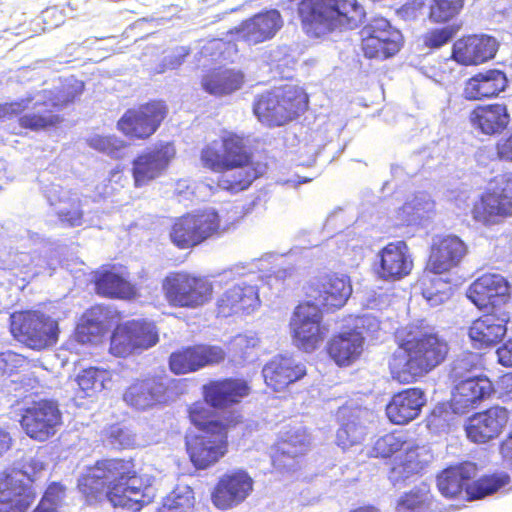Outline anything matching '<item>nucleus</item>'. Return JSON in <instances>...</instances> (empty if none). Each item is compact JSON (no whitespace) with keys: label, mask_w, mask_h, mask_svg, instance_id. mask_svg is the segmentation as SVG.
I'll return each mask as SVG.
<instances>
[{"label":"nucleus","mask_w":512,"mask_h":512,"mask_svg":"<svg viewBox=\"0 0 512 512\" xmlns=\"http://www.w3.org/2000/svg\"><path fill=\"white\" fill-rule=\"evenodd\" d=\"M501 384L502 388L505 390L506 396L512 399V373L503 376Z\"/></svg>","instance_id":"774afa93"},{"label":"nucleus","mask_w":512,"mask_h":512,"mask_svg":"<svg viewBox=\"0 0 512 512\" xmlns=\"http://www.w3.org/2000/svg\"><path fill=\"white\" fill-rule=\"evenodd\" d=\"M65 496V488L58 483H52L46 489L41 501L33 512H59L64 503Z\"/></svg>","instance_id":"864d4df0"},{"label":"nucleus","mask_w":512,"mask_h":512,"mask_svg":"<svg viewBox=\"0 0 512 512\" xmlns=\"http://www.w3.org/2000/svg\"><path fill=\"white\" fill-rule=\"evenodd\" d=\"M358 329H361L362 333L365 332L372 338H379V332L386 329L387 324L379 320V318L371 313L361 316L358 320Z\"/></svg>","instance_id":"bf43d9fd"},{"label":"nucleus","mask_w":512,"mask_h":512,"mask_svg":"<svg viewBox=\"0 0 512 512\" xmlns=\"http://www.w3.org/2000/svg\"><path fill=\"white\" fill-rule=\"evenodd\" d=\"M507 79L499 70H488L470 78L464 87L463 96L467 100H481L498 95L505 89Z\"/></svg>","instance_id":"c9c22d12"},{"label":"nucleus","mask_w":512,"mask_h":512,"mask_svg":"<svg viewBox=\"0 0 512 512\" xmlns=\"http://www.w3.org/2000/svg\"><path fill=\"white\" fill-rule=\"evenodd\" d=\"M253 205V200L248 204L236 200L221 207L220 211L209 207L188 213L174 222L170 231L171 241L177 247L187 249L220 237L249 213Z\"/></svg>","instance_id":"39448f33"},{"label":"nucleus","mask_w":512,"mask_h":512,"mask_svg":"<svg viewBox=\"0 0 512 512\" xmlns=\"http://www.w3.org/2000/svg\"><path fill=\"white\" fill-rule=\"evenodd\" d=\"M362 49L368 58L386 59L401 47L402 35L385 18L372 19L361 31Z\"/></svg>","instance_id":"dca6fc26"},{"label":"nucleus","mask_w":512,"mask_h":512,"mask_svg":"<svg viewBox=\"0 0 512 512\" xmlns=\"http://www.w3.org/2000/svg\"><path fill=\"white\" fill-rule=\"evenodd\" d=\"M305 154L307 155L308 159L303 160L302 164L310 165L312 162H314L316 155L319 152V145H311L306 146L305 145Z\"/></svg>","instance_id":"338daca9"},{"label":"nucleus","mask_w":512,"mask_h":512,"mask_svg":"<svg viewBox=\"0 0 512 512\" xmlns=\"http://www.w3.org/2000/svg\"><path fill=\"white\" fill-rule=\"evenodd\" d=\"M493 392L492 382L486 377H470L454 385L451 409L455 414H465L476 408Z\"/></svg>","instance_id":"393cba45"},{"label":"nucleus","mask_w":512,"mask_h":512,"mask_svg":"<svg viewBox=\"0 0 512 512\" xmlns=\"http://www.w3.org/2000/svg\"><path fill=\"white\" fill-rule=\"evenodd\" d=\"M433 501L428 485L421 484L403 495L397 505V512H432Z\"/></svg>","instance_id":"37998d69"},{"label":"nucleus","mask_w":512,"mask_h":512,"mask_svg":"<svg viewBox=\"0 0 512 512\" xmlns=\"http://www.w3.org/2000/svg\"><path fill=\"white\" fill-rule=\"evenodd\" d=\"M248 391L246 382L238 379L213 381L204 386L205 402L195 403L189 409L195 430L186 435L187 452L196 468L205 469L226 453V427L211 415L210 406L221 408L238 403Z\"/></svg>","instance_id":"f257e3e1"},{"label":"nucleus","mask_w":512,"mask_h":512,"mask_svg":"<svg viewBox=\"0 0 512 512\" xmlns=\"http://www.w3.org/2000/svg\"><path fill=\"white\" fill-rule=\"evenodd\" d=\"M307 107V96L298 88L286 87L262 94L254 104V113L268 126H281Z\"/></svg>","instance_id":"9d476101"},{"label":"nucleus","mask_w":512,"mask_h":512,"mask_svg":"<svg viewBox=\"0 0 512 512\" xmlns=\"http://www.w3.org/2000/svg\"><path fill=\"white\" fill-rule=\"evenodd\" d=\"M508 421L504 407H491L470 417L465 425L467 437L475 443H486L497 437Z\"/></svg>","instance_id":"bb28decb"},{"label":"nucleus","mask_w":512,"mask_h":512,"mask_svg":"<svg viewBox=\"0 0 512 512\" xmlns=\"http://www.w3.org/2000/svg\"><path fill=\"white\" fill-rule=\"evenodd\" d=\"M456 32L457 30L452 26L431 30L424 35V44L430 48H440L448 43Z\"/></svg>","instance_id":"4d7b16f0"},{"label":"nucleus","mask_w":512,"mask_h":512,"mask_svg":"<svg viewBox=\"0 0 512 512\" xmlns=\"http://www.w3.org/2000/svg\"><path fill=\"white\" fill-rule=\"evenodd\" d=\"M487 192H512V172L497 175L490 182Z\"/></svg>","instance_id":"680f3d73"},{"label":"nucleus","mask_w":512,"mask_h":512,"mask_svg":"<svg viewBox=\"0 0 512 512\" xmlns=\"http://www.w3.org/2000/svg\"><path fill=\"white\" fill-rule=\"evenodd\" d=\"M24 473L0 474V512H26L36 498V492L25 482Z\"/></svg>","instance_id":"412c9836"},{"label":"nucleus","mask_w":512,"mask_h":512,"mask_svg":"<svg viewBox=\"0 0 512 512\" xmlns=\"http://www.w3.org/2000/svg\"><path fill=\"white\" fill-rule=\"evenodd\" d=\"M243 78L239 70L218 68L206 74L201 84L209 94L223 96L238 90L243 83Z\"/></svg>","instance_id":"ea45409f"},{"label":"nucleus","mask_w":512,"mask_h":512,"mask_svg":"<svg viewBox=\"0 0 512 512\" xmlns=\"http://www.w3.org/2000/svg\"><path fill=\"white\" fill-rule=\"evenodd\" d=\"M82 91L81 81L67 79L61 88L44 89L19 101L0 104V120L22 114L19 118V125L22 128L39 131L53 127L62 121L59 112L73 102Z\"/></svg>","instance_id":"7ed1b4c3"},{"label":"nucleus","mask_w":512,"mask_h":512,"mask_svg":"<svg viewBox=\"0 0 512 512\" xmlns=\"http://www.w3.org/2000/svg\"><path fill=\"white\" fill-rule=\"evenodd\" d=\"M201 161L213 171L223 172L218 186L229 192L248 189L258 177L256 170L246 165L249 155L243 139L232 132L225 131L219 140L209 143L201 152Z\"/></svg>","instance_id":"423d86ee"},{"label":"nucleus","mask_w":512,"mask_h":512,"mask_svg":"<svg viewBox=\"0 0 512 512\" xmlns=\"http://www.w3.org/2000/svg\"><path fill=\"white\" fill-rule=\"evenodd\" d=\"M473 218L484 225L498 223L512 215V194H482L473 207Z\"/></svg>","instance_id":"f704fd0d"},{"label":"nucleus","mask_w":512,"mask_h":512,"mask_svg":"<svg viewBox=\"0 0 512 512\" xmlns=\"http://www.w3.org/2000/svg\"><path fill=\"white\" fill-rule=\"evenodd\" d=\"M433 209L434 202L430 200L429 194H412V199L403 205L402 213L406 216L407 222L415 223Z\"/></svg>","instance_id":"3c124183"},{"label":"nucleus","mask_w":512,"mask_h":512,"mask_svg":"<svg viewBox=\"0 0 512 512\" xmlns=\"http://www.w3.org/2000/svg\"><path fill=\"white\" fill-rule=\"evenodd\" d=\"M253 489V480L243 470L223 475L212 493L213 504L226 510L242 503Z\"/></svg>","instance_id":"4be33fe9"},{"label":"nucleus","mask_w":512,"mask_h":512,"mask_svg":"<svg viewBox=\"0 0 512 512\" xmlns=\"http://www.w3.org/2000/svg\"><path fill=\"white\" fill-rule=\"evenodd\" d=\"M165 387L156 379L132 384L124 393V401L138 410H145L164 400Z\"/></svg>","instance_id":"58836bf2"},{"label":"nucleus","mask_w":512,"mask_h":512,"mask_svg":"<svg viewBox=\"0 0 512 512\" xmlns=\"http://www.w3.org/2000/svg\"><path fill=\"white\" fill-rule=\"evenodd\" d=\"M363 344L362 332L356 330L343 332L330 340L328 353L339 366H348L361 355Z\"/></svg>","instance_id":"e433bc0d"},{"label":"nucleus","mask_w":512,"mask_h":512,"mask_svg":"<svg viewBox=\"0 0 512 512\" xmlns=\"http://www.w3.org/2000/svg\"><path fill=\"white\" fill-rule=\"evenodd\" d=\"M267 386L281 391L306 375V366L292 356H275L262 370Z\"/></svg>","instance_id":"c85d7f7f"},{"label":"nucleus","mask_w":512,"mask_h":512,"mask_svg":"<svg viewBox=\"0 0 512 512\" xmlns=\"http://www.w3.org/2000/svg\"><path fill=\"white\" fill-rule=\"evenodd\" d=\"M496 353L501 365L512 367V338L499 347Z\"/></svg>","instance_id":"e2e57ef3"},{"label":"nucleus","mask_w":512,"mask_h":512,"mask_svg":"<svg viewBox=\"0 0 512 512\" xmlns=\"http://www.w3.org/2000/svg\"><path fill=\"white\" fill-rule=\"evenodd\" d=\"M367 415L368 411L365 409H351L349 407L339 409L338 419L340 427L336 435L338 446L342 449H347L360 444L364 440L367 434L364 420Z\"/></svg>","instance_id":"473e14b6"},{"label":"nucleus","mask_w":512,"mask_h":512,"mask_svg":"<svg viewBox=\"0 0 512 512\" xmlns=\"http://www.w3.org/2000/svg\"><path fill=\"white\" fill-rule=\"evenodd\" d=\"M466 295L481 310L500 311L509 306L510 287L502 275L484 274L470 285Z\"/></svg>","instance_id":"f3484780"},{"label":"nucleus","mask_w":512,"mask_h":512,"mask_svg":"<svg viewBox=\"0 0 512 512\" xmlns=\"http://www.w3.org/2000/svg\"><path fill=\"white\" fill-rule=\"evenodd\" d=\"M425 402L426 398L421 389H406L392 397L386 406V415L394 424H406L420 414Z\"/></svg>","instance_id":"2f4dec72"},{"label":"nucleus","mask_w":512,"mask_h":512,"mask_svg":"<svg viewBox=\"0 0 512 512\" xmlns=\"http://www.w3.org/2000/svg\"><path fill=\"white\" fill-rule=\"evenodd\" d=\"M158 341L154 324L145 320H132L118 325L111 336L110 352L126 357L137 349H147Z\"/></svg>","instance_id":"2eb2a0df"},{"label":"nucleus","mask_w":512,"mask_h":512,"mask_svg":"<svg viewBox=\"0 0 512 512\" xmlns=\"http://www.w3.org/2000/svg\"><path fill=\"white\" fill-rule=\"evenodd\" d=\"M498 150L502 158L512 160V134L499 145Z\"/></svg>","instance_id":"0e129e2a"},{"label":"nucleus","mask_w":512,"mask_h":512,"mask_svg":"<svg viewBox=\"0 0 512 512\" xmlns=\"http://www.w3.org/2000/svg\"><path fill=\"white\" fill-rule=\"evenodd\" d=\"M378 275L386 280H397L408 275L413 262L404 241L387 244L378 254Z\"/></svg>","instance_id":"c756f323"},{"label":"nucleus","mask_w":512,"mask_h":512,"mask_svg":"<svg viewBox=\"0 0 512 512\" xmlns=\"http://www.w3.org/2000/svg\"><path fill=\"white\" fill-rule=\"evenodd\" d=\"M282 26L281 15L277 10L258 13L244 21L237 28V35L249 44H258L271 39Z\"/></svg>","instance_id":"7c9ffc66"},{"label":"nucleus","mask_w":512,"mask_h":512,"mask_svg":"<svg viewBox=\"0 0 512 512\" xmlns=\"http://www.w3.org/2000/svg\"><path fill=\"white\" fill-rule=\"evenodd\" d=\"M45 469L44 463L39 458H31L28 463L23 466V470L12 469L8 472H3L2 474H11L14 471L24 473L27 476V480L25 482L32 489H34L32 483L35 481V478L38 473L42 472ZM35 492V490H33Z\"/></svg>","instance_id":"052dcab7"},{"label":"nucleus","mask_w":512,"mask_h":512,"mask_svg":"<svg viewBox=\"0 0 512 512\" xmlns=\"http://www.w3.org/2000/svg\"><path fill=\"white\" fill-rule=\"evenodd\" d=\"M169 303L177 307L198 308L211 300L213 287L205 278L176 273L163 284Z\"/></svg>","instance_id":"ddd939ff"},{"label":"nucleus","mask_w":512,"mask_h":512,"mask_svg":"<svg viewBox=\"0 0 512 512\" xmlns=\"http://www.w3.org/2000/svg\"><path fill=\"white\" fill-rule=\"evenodd\" d=\"M310 445V438L304 427L298 426L285 432L283 440L279 443L278 452L280 455L274 459L275 463L279 465L283 462L284 466L289 468L293 465L285 463L281 458L287 456L289 459H294L298 455L303 454Z\"/></svg>","instance_id":"79ce46f5"},{"label":"nucleus","mask_w":512,"mask_h":512,"mask_svg":"<svg viewBox=\"0 0 512 512\" xmlns=\"http://www.w3.org/2000/svg\"><path fill=\"white\" fill-rule=\"evenodd\" d=\"M107 313L101 306L92 307L82 317L76 328L75 337L82 344L96 343L106 326Z\"/></svg>","instance_id":"a19ab883"},{"label":"nucleus","mask_w":512,"mask_h":512,"mask_svg":"<svg viewBox=\"0 0 512 512\" xmlns=\"http://www.w3.org/2000/svg\"><path fill=\"white\" fill-rule=\"evenodd\" d=\"M352 293L350 280L346 275H325L312 282L307 295L311 304L330 308L342 307Z\"/></svg>","instance_id":"aec40b11"},{"label":"nucleus","mask_w":512,"mask_h":512,"mask_svg":"<svg viewBox=\"0 0 512 512\" xmlns=\"http://www.w3.org/2000/svg\"><path fill=\"white\" fill-rule=\"evenodd\" d=\"M12 439L8 432L0 429V456H2L11 447Z\"/></svg>","instance_id":"69168bd1"},{"label":"nucleus","mask_w":512,"mask_h":512,"mask_svg":"<svg viewBox=\"0 0 512 512\" xmlns=\"http://www.w3.org/2000/svg\"><path fill=\"white\" fill-rule=\"evenodd\" d=\"M476 472L477 467L471 462L448 467L437 477L440 493L447 498H453L464 491L468 500L481 499L493 494L509 481L507 474H499L480 478L470 485L469 482Z\"/></svg>","instance_id":"1a4fd4ad"},{"label":"nucleus","mask_w":512,"mask_h":512,"mask_svg":"<svg viewBox=\"0 0 512 512\" xmlns=\"http://www.w3.org/2000/svg\"><path fill=\"white\" fill-rule=\"evenodd\" d=\"M174 155L173 145L165 143L138 156L133 162V176L136 187L140 188L160 176Z\"/></svg>","instance_id":"b1692460"},{"label":"nucleus","mask_w":512,"mask_h":512,"mask_svg":"<svg viewBox=\"0 0 512 512\" xmlns=\"http://www.w3.org/2000/svg\"><path fill=\"white\" fill-rule=\"evenodd\" d=\"M298 12L305 33L315 38L354 29L364 16L357 0H302Z\"/></svg>","instance_id":"6e6552de"},{"label":"nucleus","mask_w":512,"mask_h":512,"mask_svg":"<svg viewBox=\"0 0 512 512\" xmlns=\"http://www.w3.org/2000/svg\"><path fill=\"white\" fill-rule=\"evenodd\" d=\"M99 294L111 297L128 298L134 294L133 286L122 276L113 272H104L96 282Z\"/></svg>","instance_id":"c03bdc74"},{"label":"nucleus","mask_w":512,"mask_h":512,"mask_svg":"<svg viewBox=\"0 0 512 512\" xmlns=\"http://www.w3.org/2000/svg\"><path fill=\"white\" fill-rule=\"evenodd\" d=\"M259 339L255 334H240L235 336L229 344V352L233 360L241 363L250 359L254 349L258 346Z\"/></svg>","instance_id":"603ef678"},{"label":"nucleus","mask_w":512,"mask_h":512,"mask_svg":"<svg viewBox=\"0 0 512 512\" xmlns=\"http://www.w3.org/2000/svg\"><path fill=\"white\" fill-rule=\"evenodd\" d=\"M88 145L107 155L118 157L124 148V142L115 136L94 135L87 140Z\"/></svg>","instance_id":"6e6d98bb"},{"label":"nucleus","mask_w":512,"mask_h":512,"mask_svg":"<svg viewBox=\"0 0 512 512\" xmlns=\"http://www.w3.org/2000/svg\"><path fill=\"white\" fill-rule=\"evenodd\" d=\"M78 487L93 499L107 487L106 497L116 512H138L154 498L153 488L131 473L129 462L119 459L97 462L79 479Z\"/></svg>","instance_id":"f03ea898"},{"label":"nucleus","mask_w":512,"mask_h":512,"mask_svg":"<svg viewBox=\"0 0 512 512\" xmlns=\"http://www.w3.org/2000/svg\"><path fill=\"white\" fill-rule=\"evenodd\" d=\"M11 332L28 347L41 350L56 342L57 322L39 312H24L11 315Z\"/></svg>","instance_id":"f8f14e48"},{"label":"nucleus","mask_w":512,"mask_h":512,"mask_svg":"<svg viewBox=\"0 0 512 512\" xmlns=\"http://www.w3.org/2000/svg\"><path fill=\"white\" fill-rule=\"evenodd\" d=\"M224 358L225 352L219 346L197 345L172 353L169 364L175 374H186L207 365L217 364Z\"/></svg>","instance_id":"5701e85b"},{"label":"nucleus","mask_w":512,"mask_h":512,"mask_svg":"<svg viewBox=\"0 0 512 512\" xmlns=\"http://www.w3.org/2000/svg\"><path fill=\"white\" fill-rule=\"evenodd\" d=\"M76 380L80 389L90 397L106 388L111 381V374L105 369L90 367L83 370Z\"/></svg>","instance_id":"a18cd8bd"},{"label":"nucleus","mask_w":512,"mask_h":512,"mask_svg":"<svg viewBox=\"0 0 512 512\" xmlns=\"http://www.w3.org/2000/svg\"><path fill=\"white\" fill-rule=\"evenodd\" d=\"M510 319L508 309L488 311L476 321L469 329V337L476 348H484L498 343L507 332Z\"/></svg>","instance_id":"a878e982"},{"label":"nucleus","mask_w":512,"mask_h":512,"mask_svg":"<svg viewBox=\"0 0 512 512\" xmlns=\"http://www.w3.org/2000/svg\"><path fill=\"white\" fill-rule=\"evenodd\" d=\"M401 449H404L406 454L404 458L400 457L391 469L390 479L393 483L405 481L422 469L421 462L418 460V448H414L413 444L407 441L403 431H394L378 438L369 452L372 457L386 458Z\"/></svg>","instance_id":"9b49d317"},{"label":"nucleus","mask_w":512,"mask_h":512,"mask_svg":"<svg viewBox=\"0 0 512 512\" xmlns=\"http://www.w3.org/2000/svg\"><path fill=\"white\" fill-rule=\"evenodd\" d=\"M58 196L59 194H52V197H49V202L55 206L54 210L60 222L67 227L80 226L82 224V212L79 209V205L71 201L69 197L61 199L56 203L55 201Z\"/></svg>","instance_id":"de8ad7c7"},{"label":"nucleus","mask_w":512,"mask_h":512,"mask_svg":"<svg viewBox=\"0 0 512 512\" xmlns=\"http://www.w3.org/2000/svg\"><path fill=\"white\" fill-rule=\"evenodd\" d=\"M464 0H433L430 6V19L446 22L456 16L463 7Z\"/></svg>","instance_id":"5fc2aeb1"},{"label":"nucleus","mask_w":512,"mask_h":512,"mask_svg":"<svg viewBox=\"0 0 512 512\" xmlns=\"http://www.w3.org/2000/svg\"><path fill=\"white\" fill-rule=\"evenodd\" d=\"M466 254V245L456 236H447L434 244L427 269L434 274H443L457 266Z\"/></svg>","instance_id":"72a5a7b5"},{"label":"nucleus","mask_w":512,"mask_h":512,"mask_svg":"<svg viewBox=\"0 0 512 512\" xmlns=\"http://www.w3.org/2000/svg\"><path fill=\"white\" fill-rule=\"evenodd\" d=\"M497 48L498 43L495 38L473 35L454 43L452 57L461 65H479L493 58Z\"/></svg>","instance_id":"cd10ccee"},{"label":"nucleus","mask_w":512,"mask_h":512,"mask_svg":"<svg viewBox=\"0 0 512 512\" xmlns=\"http://www.w3.org/2000/svg\"><path fill=\"white\" fill-rule=\"evenodd\" d=\"M61 425L58 405L51 400L35 402L25 410L21 426L26 434L35 440L45 441L53 436Z\"/></svg>","instance_id":"a211bd4d"},{"label":"nucleus","mask_w":512,"mask_h":512,"mask_svg":"<svg viewBox=\"0 0 512 512\" xmlns=\"http://www.w3.org/2000/svg\"><path fill=\"white\" fill-rule=\"evenodd\" d=\"M400 350L389 362L392 377L400 383H411L429 373L446 358L449 347L436 332L411 328L400 342Z\"/></svg>","instance_id":"20e7f679"},{"label":"nucleus","mask_w":512,"mask_h":512,"mask_svg":"<svg viewBox=\"0 0 512 512\" xmlns=\"http://www.w3.org/2000/svg\"><path fill=\"white\" fill-rule=\"evenodd\" d=\"M480 356L475 353H464L458 356L451 364L449 377L454 385L462 382L465 378L481 377L477 372L480 370Z\"/></svg>","instance_id":"49530a36"},{"label":"nucleus","mask_w":512,"mask_h":512,"mask_svg":"<svg viewBox=\"0 0 512 512\" xmlns=\"http://www.w3.org/2000/svg\"><path fill=\"white\" fill-rule=\"evenodd\" d=\"M166 112L163 102H150L128 110L118 121V128L128 136L148 138L158 129Z\"/></svg>","instance_id":"6ab92c4d"},{"label":"nucleus","mask_w":512,"mask_h":512,"mask_svg":"<svg viewBox=\"0 0 512 512\" xmlns=\"http://www.w3.org/2000/svg\"><path fill=\"white\" fill-rule=\"evenodd\" d=\"M194 505L193 491L188 486L178 487L163 502L158 512H190Z\"/></svg>","instance_id":"09e8293b"},{"label":"nucleus","mask_w":512,"mask_h":512,"mask_svg":"<svg viewBox=\"0 0 512 512\" xmlns=\"http://www.w3.org/2000/svg\"><path fill=\"white\" fill-rule=\"evenodd\" d=\"M266 263H268L267 259H260L252 264L250 269L245 266L234 268L240 278L218 298V316L229 317L240 312L251 313L259 307V292L265 285L272 289L290 275V270L287 269L265 272Z\"/></svg>","instance_id":"0eeeda50"},{"label":"nucleus","mask_w":512,"mask_h":512,"mask_svg":"<svg viewBox=\"0 0 512 512\" xmlns=\"http://www.w3.org/2000/svg\"><path fill=\"white\" fill-rule=\"evenodd\" d=\"M438 275L435 274L429 283H426L425 279L422 281V295L431 306L444 303L450 298L452 292L450 284Z\"/></svg>","instance_id":"8fccbe9b"},{"label":"nucleus","mask_w":512,"mask_h":512,"mask_svg":"<svg viewBox=\"0 0 512 512\" xmlns=\"http://www.w3.org/2000/svg\"><path fill=\"white\" fill-rule=\"evenodd\" d=\"M321 320L320 309L310 301L296 307L290 320V328L298 348L311 352L324 340L328 330L321 325Z\"/></svg>","instance_id":"4468645a"},{"label":"nucleus","mask_w":512,"mask_h":512,"mask_svg":"<svg viewBox=\"0 0 512 512\" xmlns=\"http://www.w3.org/2000/svg\"><path fill=\"white\" fill-rule=\"evenodd\" d=\"M108 442L114 448H127L135 444V437L128 429L112 426L108 432Z\"/></svg>","instance_id":"13d9d810"},{"label":"nucleus","mask_w":512,"mask_h":512,"mask_svg":"<svg viewBox=\"0 0 512 512\" xmlns=\"http://www.w3.org/2000/svg\"><path fill=\"white\" fill-rule=\"evenodd\" d=\"M507 108L502 104L479 106L470 114L472 126L486 135L501 133L509 123Z\"/></svg>","instance_id":"4c0bfd02"}]
</instances>
